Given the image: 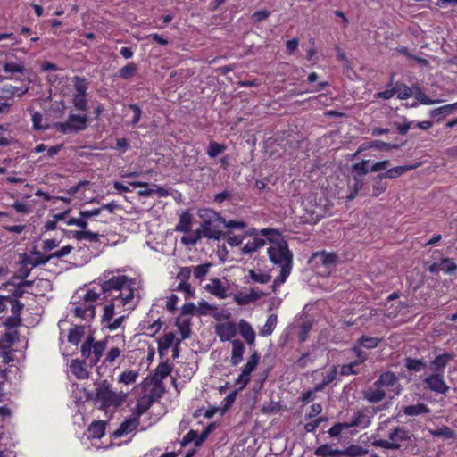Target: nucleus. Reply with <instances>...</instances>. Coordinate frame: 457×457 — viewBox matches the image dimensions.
Segmentation results:
<instances>
[{"label":"nucleus","mask_w":457,"mask_h":457,"mask_svg":"<svg viewBox=\"0 0 457 457\" xmlns=\"http://www.w3.org/2000/svg\"><path fill=\"white\" fill-rule=\"evenodd\" d=\"M238 330L249 345H254L256 334L250 323L245 320H240L238 322Z\"/></svg>","instance_id":"nucleus-15"},{"label":"nucleus","mask_w":457,"mask_h":457,"mask_svg":"<svg viewBox=\"0 0 457 457\" xmlns=\"http://www.w3.org/2000/svg\"><path fill=\"white\" fill-rule=\"evenodd\" d=\"M170 379L175 383V378L170 373H151L141 383L142 395L138 398L133 413L138 418L148 411L153 403L162 397L165 391L163 380Z\"/></svg>","instance_id":"nucleus-2"},{"label":"nucleus","mask_w":457,"mask_h":457,"mask_svg":"<svg viewBox=\"0 0 457 457\" xmlns=\"http://www.w3.org/2000/svg\"><path fill=\"white\" fill-rule=\"evenodd\" d=\"M363 187V178H361L360 176H353V185L351 186V193L350 195L347 196V199L348 200H353L354 199L360 190H361Z\"/></svg>","instance_id":"nucleus-41"},{"label":"nucleus","mask_w":457,"mask_h":457,"mask_svg":"<svg viewBox=\"0 0 457 457\" xmlns=\"http://www.w3.org/2000/svg\"><path fill=\"white\" fill-rule=\"evenodd\" d=\"M215 428H216L215 423L209 424L204 429V431L200 435H198V438H197V440L195 443V447H200L203 445V443L206 440L208 436L215 429Z\"/></svg>","instance_id":"nucleus-54"},{"label":"nucleus","mask_w":457,"mask_h":457,"mask_svg":"<svg viewBox=\"0 0 457 457\" xmlns=\"http://www.w3.org/2000/svg\"><path fill=\"white\" fill-rule=\"evenodd\" d=\"M266 245V240L254 237L252 240L248 241L241 249L242 254L251 255L260 248L263 247Z\"/></svg>","instance_id":"nucleus-19"},{"label":"nucleus","mask_w":457,"mask_h":457,"mask_svg":"<svg viewBox=\"0 0 457 457\" xmlns=\"http://www.w3.org/2000/svg\"><path fill=\"white\" fill-rule=\"evenodd\" d=\"M34 255L29 261V263L32 265V267H37L42 264L47 263L53 257L49 255H44L40 252L32 253Z\"/></svg>","instance_id":"nucleus-45"},{"label":"nucleus","mask_w":457,"mask_h":457,"mask_svg":"<svg viewBox=\"0 0 457 457\" xmlns=\"http://www.w3.org/2000/svg\"><path fill=\"white\" fill-rule=\"evenodd\" d=\"M422 367H425V364L417 359H406V368L409 371H419Z\"/></svg>","instance_id":"nucleus-64"},{"label":"nucleus","mask_w":457,"mask_h":457,"mask_svg":"<svg viewBox=\"0 0 457 457\" xmlns=\"http://www.w3.org/2000/svg\"><path fill=\"white\" fill-rule=\"evenodd\" d=\"M9 303L11 304L12 314L21 317V312L23 311L25 307L24 303H21L20 300L12 299V296H10Z\"/></svg>","instance_id":"nucleus-59"},{"label":"nucleus","mask_w":457,"mask_h":457,"mask_svg":"<svg viewBox=\"0 0 457 457\" xmlns=\"http://www.w3.org/2000/svg\"><path fill=\"white\" fill-rule=\"evenodd\" d=\"M139 425V418L133 413V415L126 419L113 433L114 438H119L135 430Z\"/></svg>","instance_id":"nucleus-12"},{"label":"nucleus","mask_w":457,"mask_h":457,"mask_svg":"<svg viewBox=\"0 0 457 457\" xmlns=\"http://www.w3.org/2000/svg\"><path fill=\"white\" fill-rule=\"evenodd\" d=\"M192 225V215L189 212H183L179 216L178 224L176 225L175 230L179 232L187 233L191 229Z\"/></svg>","instance_id":"nucleus-25"},{"label":"nucleus","mask_w":457,"mask_h":457,"mask_svg":"<svg viewBox=\"0 0 457 457\" xmlns=\"http://www.w3.org/2000/svg\"><path fill=\"white\" fill-rule=\"evenodd\" d=\"M176 324L179 328V332H180L182 339L188 338L190 336V333H191L190 319L189 318H178Z\"/></svg>","instance_id":"nucleus-34"},{"label":"nucleus","mask_w":457,"mask_h":457,"mask_svg":"<svg viewBox=\"0 0 457 457\" xmlns=\"http://www.w3.org/2000/svg\"><path fill=\"white\" fill-rule=\"evenodd\" d=\"M401 387L397 384V378L395 373H381L379 378L374 383L373 386L363 391L364 398L372 403L381 402L386 395L392 398L400 393Z\"/></svg>","instance_id":"nucleus-3"},{"label":"nucleus","mask_w":457,"mask_h":457,"mask_svg":"<svg viewBox=\"0 0 457 457\" xmlns=\"http://www.w3.org/2000/svg\"><path fill=\"white\" fill-rule=\"evenodd\" d=\"M115 305L117 304L114 303H110L104 307V313L101 320V322L104 326L113 319Z\"/></svg>","instance_id":"nucleus-50"},{"label":"nucleus","mask_w":457,"mask_h":457,"mask_svg":"<svg viewBox=\"0 0 457 457\" xmlns=\"http://www.w3.org/2000/svg\"><path fill=\"white\" fill-rule=\"evenodd\" d=\"M201 237L208 239L220 240L222 237V231L218 230L217 227L212 226V222L204 219L200 226Z\"/></svg>","instance_id":"nucleus-14"},{"label":"nucleus","mask_w":457,"mask_h":457,"mask_svg":"<svg viewBox=\"0 0 457 457\" xmlns=\"http://www.w3.org/2000/svg\"><path fill=\"white\" fill-rule=\"evenodd\" d=\"M71 102L73 107L77 111L86 112L88 109V99L87 96H75L72 95Z\"/></svg>","instance_id":"nucleus-37"},{"label":"nucleus","mask_w":457,"mask_h":457,"mask_svg":"<svg viewBox=\"0 0 457 457\" xmlns=\"http://www.w3.org/2000/svg\"><path fill=\"white\" fill-rule=\"evenodd\" d=\"M381 341L382 339L379 337L362 335L357 341L358 345H354L351 350L352 353L356 357V360L344 364L341 371H345V369H348V371H354L353 368L362 363L367 359L366 352L362 351L361 347L373 349L376 348Z\"/></svg>","instance_id":"nucleus-5"},{"label":"nucleus","mask_w":457,"mask_h":457,"mask_svg":"<svg viewBox=\"0 0 457 457\" xmlns=\"http://www.w3.org/2000/svg\"><path fill=\"white\" fill-rule=\"evenodd\" d=\"M342 457H361L368 453V450L357 445H351L345 450H341Z\"/></svg>","instance_id":"nucleus-32"},{"label":"nucleus","mask_w":457,"mask_h":457,"mask_svg":"<svg viewBox=\"0 0 457 457\" xmlns=\"http://www.w3.org/2000/svg\"><path fill=\"white\" fill-rule=\"evenodd\" d=\"M100 299V294L94 289H88L81 299L75 303L72 313L84 320H92L96 316V306Z\"/></svg>","instance_id":"nucleus-4"},{"label":"nucleus","mask_w":457,"mask_h":457,"mask_svg":"<svg viewBox=\"0 0 457 457\" xmlns=\"http://www.w3.org/2000/svg\"><path fill=\"white\" fill-rule=\"evenodd\" d=\"M212 266V263L205 262L204 264L197 265L194 268L193 274L195 279L202 280L205 278L207 273L209 272V269Z\"/></svg>","instance_id":"nucleus-47"},{"label":"nucleus","mask_w":457,"mask_h":457,"mask_svg":"<svg viewBox=\"0 0 457 457\" xmlns=\"http://www.w3.org/2000/svg\"><path fill=\"white\" fill-rule=\"evenodd\" d=\"M88 120L87 114H70L64 122H57L54 127L62 134L78 133L87 128Z\"/></svg>","instance_id":"nucleus-7"},{"label":"nucleus","mask_w":457,"mask_h":457,"mask_svg":"<svg viewBox=\"0 0 457 457\" xmlns=\"http://www.w3.org/2000/svg\"><path fill=\"white\" fill-rule=\"evenodd\" d=\"M429 410L424 403H418L415 405H408L403 408V413L408 416H416L421 413H428Z\"/></svg>","instance_id":"nucleus-36"},{"label":"nucleus","mask_w":457,"mask_h":457,"mask_svg":"<svg viewBox=\"0 0 457 457\" xmlns=\"http://www.w3.org/2000/svg\"><path fill=\"white\" fill-rule=\"evenodd\" d=\"M315 455L320 457H342V452L338 449H333L328 444L317 447L314 451Z\"/></svg>","instance_id":"nucleus-26"},{"label":"nucleus","mask_w":457,"mask_h":457,"mask_svg":"<svg viewBox=\"0 0 457 457\" xmlns=\"http://www.w3.org/2000/svg\"><path fill=\"white\" fill-rule=\"evenodd\" d=\"M416 168L414 165H403V166H396L392 169H388L384 173H379L383 179H396L401 177L407 171H410Z\"/></svg>","instance_id":"nucleus-21"},{"label":"nucleus","mask_w":457,"mask_h":457,"mask_svg":"<svg viewBox=\"0 0 457 457\" xmlns=\"http://www.w3.org/2000/svg\"><path fill=\"white\" fill-rule=\"evenodd\" d=\"M21 317H18L17 315H11L9 317H7L4 322V325L8 328V329H12V328H15L19 326H21Z\"/></svg>","instance_id":"nucleus-63"},{"label":"nucleus","mask_w":457,"mask_h":457,"mask_svg":"<svg viewBox=\"0 0 457 457\" xmlns=\"http://www.w3.org/2000/svg\"><path fill=\"white\" fill-rule=\"evenodd\" d=\"M415 90V97L416 99L422 104L431 105L436 103H439L440 100H433L429 98L419 87H413Z\"/></svg>","instance_id":"nucleus-44"},{"label":"nucleus","mask_w":457,"mask_h":457,"mask_svg":"<svg viewBox=\"0 0 457 457\" xmlns=\"http://www.w3.org/2000/svg\"><path fill=\"white\" fill-rule=\"evenodd\" d=\"M128 108L129 110L132 111L133 112V116H132V119H131V121H130V125L132 128H136L137 126V123L140 121L141 120V117H142V110L141 108L136 104H129Z\"/></svg>","instance_id":"nucleus-52"},{"label":"nucleus","mask_w":457,"mask_h":457,"mask_svg":"<svg viewBox=\"0 0 457 457\" xmlns=\"http://www.w3.org/2000/svg\"><path fill=\"white\" fill-rule=\"evenodd\" d=\"M137 71V65L134 62H129L118 71V75L124 79H130Z\"/></svg>","instance_id":"nucleus-38"},{"label":"nucleus","mask_w":457,"mask_h":457,"mask_svg":"<svg viewBox=\"0 0 457 457\" xmlns=\"http://www.w3.org/2000/svg\"><path fill=\"white\" fill-rule=\"evenodd\" d=\"M270 262L279 267L284 265H293V253L288 248V244L282 239L280 243L270 245L267 250Z\"/></svg>","instance_id":"nucleus-6"},{"label":"nucleus","mask_w":457,"mask_h":457,"mask_svg":"<svg viewBox=\"0 0 457 457\" xmlns=\"http://www.w3.org/2000/svg\"><path fill=\"white\" fill-rule=\"evenodd\" d=\"M373 445L391 450H398L401 447V445L399 443L383 439L374 441Z\"/></svg>","instance_id":"nucleus-60"},{"label":"nucleus","mask_w":457,"mask_h":457,"mask_svg":"<svg viewBox=\"0 0 457 457\" xmlns=\"http://www.w3.org/2000/svg\"><path fill=\"white\" fill-rule=\"evenodd\" d=\"M366 424V416L360 412L355 413L353 420L350 422H346L348 428L359 426L365 427Z\"/></svg>","instance_id":"nucleus-57"},{"label":"nucleus","mask_w":457,"mask_h":457,"mask_svg":"<svg viewBox=\"0 0 457 457\" xmlns=\"http://www.w3.org/2000/svg\"><path fill=\"white\" fill-rule=\"evenodd\" d=\"M214 329L221 342L229 341L237 335V326L232 321L219 323Z\"/></svg>","instance_id":"nucleus-11"},{"label":"nucleus","mask_w":457,"mask_h":457,"mask_svg":"<svg viewBox=\"0 0 457 457\" xmlns=\"http://www.w3.org/2000/svg\"><path fill=\"white\" fill-rule=\"evenodd\" d=\"M277 322H278V317L276 314L269 315L265 324L260 329L259 334L262 337L270 336L273 333V331L277 326Z\"/></svg>","instance_id":"nucleus-29"},{"label":"nucleus","mask_w":457,"mask_h":457,"mask_svg":"<svg viewBox=\"0 0 457 457\" xmlns=\"http://www.w3.org/2000/svg\"><path fill=\"white\" fill-rule=\"evenodd\" d=\"M5 287L7 286H12L13 288L12 289H10V295L9 296H12V299H17L19 300L20 298H21L23 296V295L25 294L26 290L23 289L21 287V286L17 283L15 284L13 281L10 280L8 282H6L4 284Z\"/></svg>","instance_id":"nucleus-48"},{"label":"nucleus","mask_w":457,"mask_h":457,"mask_svg":"<svg viewBox=\"0 0 457 457\" xmlns=\"http://www.w3.org/2000/svg\"><path fill=\"white\" fill-rule=\"evenodd\" d=\"M112 272H104V279L99 283L102 293L122 290L123 287L133 285V280L126 275L110 277Z\"/></svg>","instance_id":"nucleus-9"},{"label":"nucleus","mask_w":457,"mask_h":457,"mask_svg":"<svg viewBox=\"0 0 457 457\" xmlns=\"http://www.w3.org/2000/svg\"><path fill=\"white\" fill-rule=\"evenodd\" d=\"M435 436L443 437L445 439L452 438L454 435L453 431L448 427H442L435 430H430Z\"/></svg>","instance_id":"nucleus-56"},{"label":"nucleus","mask_w":457,"mask_h":457,"mask_svg":"<svg viewBox=\"0 0 457 457\" xmlns=\"http://www.w3.org/2000/svg\"><path fill=\"white\" fill-rule=\"evenodd\" d=\"M280 274L274 279V286H280L281 284L285 283L287 278H288L291 270L292 265H284L281 266Z\"/></svg>","instance_id":"nucleus-53"},{"label":"nucleus","mask_w":457,"mask_h":457,"mask_svg":"<svg viewBox=\"0 0 457 457\" xmlns=\"http://www.w3.org/2000/svg\"><path fill=\"white\" fill-rule=\"evenodd\" d=\"M73 86H74V93L75 96H87V89L89 87L88 79L85 77L74 76L73 77Z\"/></svg>","instance_id":"nucleus-23"},{"label":"nucleus","mask_w":457,"mask_h":457,"mask_svg":"<svg viewBox=\"0 0 457 457\" xmlns=\"http://www.w3.org/2000/svg\"><path fill=\"white\" fill-rule=\"evenodd\" d=\"M425 382L431 390L437 393H445L448 389L440 373H433L430 377L425 378Z\"/></svg>","instance_id":"nucleus-16"},{"label":"nucleus","mask_w":457,"mask_h":457,"mask_svg":"<svg viewBox=\"0 0 457 457\" xmlns=\"http://www.w3.org/2000/svg\"><path fill=\"white\" fill-rule=\"evenodd\" d=\"M175 290L179 292H183L185 294L186 298H190L195 294L189 282L179 281Z\"/></svg>","instance_id":"nucleus-58"},{"label":"nucleus","mask_w":457,"mask_h":457,"mask_svg":"<svg viewBox=\"0 0 457 457\" xmlns=\"http://www.w3.org/2000/svg\"><path fill=\"white\" fill-rule=\"evenodd\" d=\"M85 335V327L74 325L69 329L68 342L73 345H78Z\"/></svg>","instance_id":"nucleus-24"},{"label":"nucleus","mask_w":457,"mask_h":457,"mask_svg":"<svg viewBox=\"0 0 457 457\" xmlns=\"http://www.w3.org/2000/svg\"><path fill=\"white\" fill-rule=\"evenodd\" d=\"M260 235L266 237L270 243V245H275L277 243H280L283 239L281 238V233L276 228H264L260 229Z\"/></svg>","instance_id":"nucleus-27"},{"label":"nucleus","mask_w":457,"mask_h":457,"mask_svg":"<svg viewBox=\"0 0 457 457\" xmlns=\"http://www.w3.org/2000/svg\"><path fill=\"white\" fill-rule=\"evenodd\" d=\"M455 358V353H444L442 354L437 355L432 361V367L439 371L446 367V365L452 361Z\"/></svg>","instance_id":"nucleus-22"},{"label":"nucleus","mask_w":457,"mask_h":457,"mask_svg":"<svg viewBox=\"0 0 457 457\" xmlns=\"http://www.w3.org/2000/svg\"><path fill=\"white\" fill-rule=\"evenodd\" d=\"M245 353V345L239 339L232 341V356L231 361L233 364H238L242 361Z\"/></svg>","instance_id":"nucleus-28"},{"label":"nucleus","mask_w":457,"mask_h":457,"mask_svg":"<svg viewBox=\"0 0 457 457\" xmlns=\"http://www.w3.org/2000/svg\"><path fill=\"white\" fill-rule=\"evenodd\" d=\"M388 438L392 442L399 443L400 441L409 440L410 436L408 430L401 427H396L391 430L388 435Z\"/></svg>","instance_id":"nucleus-31"},{"label":"nucleus","mask_w":457,"mask_h":457,"mask_svg":"<svg viewBox=\"0 0 457 457\" xmlns=\"http://www.w3.org/2000/svg\"><path fill=\"white\" fill-rule=\"evenodd\" d=\"M66 224L68 226H77L81 228V230H85L88 227V221L86 218L79 215V218H69L66 220Z\"/></svg>","instance_id":"nucleus-55"},{"label":"nucleus","mask_w":457,"mask_h":457,"mask_svg":"<svg viewBox=\"0 0 457 457\" xmlns=\"http://www.w3.org/2000/svg\"><path fill=\"white\" fill-rule=\"evenodd\" d=\"M89 436L93 438H101L105 432V422L97 420L92 422L87 428Z\"/></svg>","instance_id":"nucleus-30"},{"label":"nucleus","mask_w":457,"mask_h":457,"mask_svg":"<svg viewBox=\"0 0 457 457\" xmlns=\"http://www.w3.org/2000/svg\"><path fill=\"white\" fill-rule=\"evenodd\" d=\"M217 307L210 304L204 300H202L198 303L197 312L201 315H206L207 313H211L213 311H216Z\"/></svg>","instance_id":"nucleus-62"},{"label":"nucleus","mask_w":457,"mask_h":457,"mask_svg":"<svg viewBox=\"0 0 457 457\" xmlns=\"http://www.w3.org/2000/svg\"><path fill=\"white\" fill-rule=\"evenodd\" d=\"M222 237H226L227 243L231 247L240 245L243 240L245 238V236L244 235H233L230 231L223 233Z\"/></svg>","instance_id":"nucleus-46"},{"label":"nucleus","mask_w":457,"mask_h":457,"mask_svg":"<svg viewBox=\"0 0 457 457\" xmlns=\"http://www.w3.org/2000/svg\"><path fill=\"white\" fill-rule=\"evenodd\" d=\"M249 277L254 282H258L261 284H267L268 282L270 281L271 278L270 275H269L268 273L262 272L261 270L256 271L254 270H249Z\"/></svg>","instance_id":"nucleus-42"},{"label":"nucleus","mask_w":457,"mask_h":457,"mask_svg":"<svg viewBox=\"0 0 457 457\" xmlns=\"http://www.w3.org/2000/svg\"><path fill=\"white\" fill-rule=\"evenodd\" d=\"M3 71L10 74H24L25 66L21 59L15 57V61H7L4 63Z\"/></svg>","instance_id":"nucleus-20"},{"label":"nucleus","mask_w":457,"mask_h":457,"mask_svg":"<svg viewBox=\"0 0 457 457\" xmlns=\"http://www.w3.org/2000/svg\"><path fill=\"white\" fill-rule=\"evenodd\" d=\"M370 148H375V149L383 150V151H390V150L398 148V145L392 144V143H386L382 140H374V141H371L370 143H363L358 147V149L354 153L353 156L355 157L358 154H361L362 152H364Z\"/></svg>","instance_id":"nucleus-13"},{"label":"nucleus","mask_w":457,"mask_h":457,"mask_svg":"<svg viewBox=\"0 0 457 457\" xmlns=\"http://www.w3.org/2000/svg\"><path fill=\"white\" fill-rule=\"evenodd\" d=\"M227 146L224 144L217 143L216 141H211L209 143L206 154L211 158H215L220 154L226 150Z\"/></svg>","instance_id":"nucleus-39"},{"label":"nucleus","mask_w":457,"mask_h":457,"mask_svg":"<svg viewBox=\"0 0 457 457\" xmlns=\"http://www.w3.org/2000/svg\"><path fill=\"white\" fill-rule=\"evenodd\" d=\"M369 163L370 160H362L358 163L353 164L352 170L354 173L353 176L363 178L364 175L368 174L370 171V169L368 168Z\"/></svg>","instance_id":"nucleus-40"},{"label":"nucleus","mask_w":457,"mask_h":457,"mask_svg":"<svg viewBox=\"0 0 457 457\" xmlns=\"http://www.w3.org/2000/svg\"><path fill=\"white\" fill-rule=\"evenodd\" d=\"M443 271L445 274H453L457 270V264L450 258H443Z\"/></svg>","instance_id":"nucleus-61"},{"label":"nucleus","mask_w":457,"mask_h":457,"mask_svg":"<svg viewBox=\"0 0 457 457\" xmlns=\"http://www.w3.org/2000/svg\"><path fill=\"white\" fill-rule=\"evenodd\" d=\"M204 288L220 299H225L228 296L227 288L219 278L212 279L211 283L205 285Z\"/></svg>","instance_id":"nucleus-17"},{"label":"nucleus","mask_w":457,"mask_h":457,"mask_svg":"<svg viewBox=\"0 0 457 457\" xmlns=\"http://www.w3.org/2000/svg\"><path fill=\"white\" fill-rule=\"evenodd\" d=\"M395 95L401 100L409 99L412 95V90L403 83H396L394 87Z\"/></svg>","instance_id":"nucleus-35"},{"label":"nucleus","mask_w":457,"mask_h":457,"mask_svg":"<svg viewBox=\"0 0 457 457\" xmlns=\"http://www.w3.org/2000/svg\"><path fill=\"white\" fill-rule=\"evenodd\" d=\"M385 179L381 177L380 174H378L373 179V185H372V195L373 196H378L382 193H384L387 188V184L384 181Z\"/></svg>","instance_id":"nucleus-33"},{"label":"nucleus","mask_w":457,"mask_h":457,"mask_svg":"<svg viewBox=\"0 0 457 457\" xmlns=\"http://www.w3.org/2000/svg\"><path fill=\"white\" fill-rule=\"evenodd\" d=\"M201 237V230L200 228H197L193 233L189 234L188 236H184L181 237V243L185 245H195L200 239Z\"/></svg>","instance_id":"nucleus-49"},{"label":"nucleus","mask_w":457,"mask_h":457,"mask_svg":"<svg viewBox=\"0 0 457 457\" xmlns=\"http://www.w3.org/2000/svg\"><path fill=\"white\" fill-rule=\"evenodd\" d=\"M129 185L135 188L137 187H145L144 190L138 191V195L143 197H149L153 195L154 193H155V190L154 187L149 188L148 183L146 182H141V181H132L129 182Z\"/></svg>","instance_id":"nucleus-43"},{"label":"nucleus","mask_w":457,"mask_h":457,"mask_svg":"<svg viewBox=\"0 0 457 457\" xmlns=\"http://www.w3.org/2000/svg\"><path fill=\"white\" fill-rule=\"evenodd\" d=\"M175 340V335L172 332L166 333L162 338L159 341V349L161 352L168 350Z\"/></svg>","instance_id":"nucleus-51"},{"label":"nucleus","mask_w":457,"mask_h":457,"mask_svg":"<svg viewBox=\"0 0 457 457\" xmlns=\"http://www.w3.org/2000/svg\"><path fill=\"white\" fill-rule=\"evenodd\" d=\"M96 397L102 403L101 408L118 406L123 402V397L109 389V384L104 380L96 387Z\"/></svg>","instance_id":"nucleus-8"},{"label":"nucleus","mask_w":457,"mask_h":457,"mask_svg":"<svg viewBox=\"0 0 457 457\" xmlns=\"http://www.w3.org/2000/svg\"><path fill=\"white\" fill-rule=\"evenodd\" d=\"M114 340L120 342L123 347L125 346L124 335L106 336L101 340H96L93 334H89L80 347L84 365L90 368L97 367V369L113 370L114 371L117 364L120 363L122 353V349L118 345L112 346L106 351L109 342Z\"/></svg>","instance_id":"nucleus-1"},{"label":"nucleus","mask_w":457,"mask_h":457,"mask_svg":"<svg viewBox=\"0 0 457 457\" xmlns=\"http://www.w3.org/2000/svg\"><path fill=\"white\" fill-rule=\"evenodd\" d=\"M104 298L106 301L114 303L117 306L124 307L126 304L130 303L134 298V287L133 285L126 286L122 287V290L117 292L110 291L103 293Z\"/></svg>","instance_id":"nucleus-10"},{"label":"nucleus","mask_w":457,"mask_h":457,"mask_svg":"<svg viewBox=\"0 0 457 457\" xmlns=\"http://www.w3.org/2000/svg\"><path fill=\"white\" fill-rule=\"evenodd\" d=\"M312 259L317 262H320L327 269H330L332 265L336 264L337 256L336 253L322 251L313 253Z\"/></svg>","instance_id":"nucleus-18"}]
</instances>
